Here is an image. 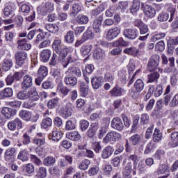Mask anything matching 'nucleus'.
Wrapping results in <instances>:
<instances>
[{
  "label": "nucleus",
  "instance_id": "obj_1",
  "mask_svg": "<svg viewBox=\"0 0 178 178\" xmlns=\"http://www.w3.org/2000/svg\"><path fill=\"white\" fill-rule=\"evenodd\" d=\"M159 60L161 57L158 54H154L150 57L147 65V69L150 72L158 70V66H159Z\"/></svg>",
  "mask_w": 178,
  "mask_h": 178
},
{
  "label": "nucleus",
  "instance_id": "obj_2",
  "mask_svg": "<svg viewBox=\"0 0 178 178\" xmlns=\"http://www.w3.org/2000/svg\"><path fill=\"white\" fill-rule=\"evenodd\" d=\"M167 133H170V139L168 145L170 148H177L178 147V131H173V129H168Z\"/></svg>",
  "mask_w": 178,
  "mask_h": 178
},
{
  "label": "nucleus",
  "instance_id": "obj_3",
  "mask_svg": "<svg viewBox=\"0 0 178 178\" xmlns=\"http://www.w3.org/2000/svg\"><path fill=\"white\" fill-rule=\"evenodd\" d=\"M123 35L128 40H136L138 37V29L136 28H128L123 31Z\"/></svg>",
  "mask_w": 178,
  "mask_h": 178
},
{
  "label": "nucleus",
  "instance_id": "obj_4",
  "mask_svg": "<svg viewBox=\"0 0 178 178\" xmlns=\"http://www.w3.org/2000/svg\"><path fill=\"white\" fill-rule=\"evenodd\" d=\"M122 138V135L118 132H108L103 139V143L108 144L111 141H119Z\"/></svg>",
  "mask_w": 178,
  "mask_h": 178
},
{
  "label": "nucleus",
  "instance_id": "obj_5",
  "mask_svg": "<svg viewBox=\"0 0 178 178\" xmlns=\"http://www.w3.org/2000/svg\"><path fill=\"white\" fill-rule=\"evenodd\" d=\"M16 154V149L13 147H8L4 152V161L8 163L13 162L15 155Z\"/></svg>",
  "mask_w": 178,
  "mask_h": 178
},
{
  "label": "nucleus",
  "instance_id": "obj_6",
  "mask_svg": "<svg viewBox=\"0 0 178 178\" xmlns=\"http://www.w3.org/2000/svg\"><path fill=\"white\" fill-rule=\"evenodd\" d=\"M15 58L16 60V65L17 66H23L27 60V53L24 51H17L15 54Z\"/></svg>",
  "mask_w": 178,
  "mask_h": 178
},
{
  "label": "nucleus",
  "instance_id": "obj_7",
  "mask_svg": "<svg viewBox=\"0 0 178 178\" xmlns=\"http://www.w3.org/2000/svg\"><path fill=\"white\" fill-rule=\"evenodd\" d=\"M120 31L121 29L119 26L109 29L106 35V40H108V41L115 40V38H116V37L120 34Z\"/></svg>",
  "mask_w": 178,
  "mask_h": 178
},
{
  "label": "nucleus",
  "instance_id": "obj_8",
  "mask_svg": "<svg viewBox=\"0 0 178 178\" xmlns=\"http://www.w3.org/2000/svg\"><path fill=\"white\" fill-rule=\"evenodd\" d=\"M111 127L118 130V131H122L124 129V124L123 120L119 117L114 118L111 121Z\"/></svg>",
  "mask_w": 178,
  "mask_h": 178
},
{
  "label": "nucleus",
  "instance_id": "obj_9",
  "mask_svg": "<svg viewBox=\"0 0 178 178\" xmlns=\"http://www.w3.org/2000/svg\"><path fill=\"white\" fill-rule=\"evenodd\" d=\"M64 74V83L66 86L74 87V86L77 85V78L76 76H72L66 72H65Z\"/></svg>",
  "mask_w": 178,
  "mask_h": 178
},
{
  "label": "nucleus",
  "instance_id": "obj_10",
  "mask_svg": "<svg viewBox=\"0 0 178 178\" xmlns=\"http://www.w3.org/2000/svg\"><path fill=\"white\" fill-rule=\"evenodd\" d=\"M31 87H33V77L29 74L24 75L22 83V90H27Z\"/></svg>",
  "mask_w": 178,
  "mask_h": 178
},
{
  "label": "nucleus",
  "instance_id": "obj_11",
  "mask_svg": "<svg viewBox=\"0 0 178 178\" xmlns=\"http://www.w3.org/2000/svg\"><path fill=\"white\" fill-rule=\"evenodd\" d=\"M91 84L94 90L101 88L104 84V79L102 76H95L91 79Z\"/></svg>",
  "mask_w": 178,
  "mask_h": 178
},
{
  "label": "nucleus",
  "instance_id": "obj_12",
  "mask_svg": "<svg viewBox=\"0 0 178 178\" xmlns=\"http://www.w3.org/2000/svg\"><path fill=\"white\" fill-rule=\"evenodd\" d=\"M113 151H115V149H113V147L111 145H108L105 147L101 153V156L102 159H108V158H111L112 156V154H113Z\"/></svg>",
  "mask_w": 178,
  "mask_h": 178
},
{
  "label": "nucleus",
  "instance_id": "obj_13",
  "mask_svg": "<svg viewBox=\"0 0 178 178\" xmlns=\"http://www.w3.org/2000/svg\"><path fill=\"white\" fill-rule=\"evenodd\" d=\"M143 12L147 17H149L152 19V17H155V15H156V10L152 6L145 5L143 8Z\"/></svg>",
  "mask_w": 178,
  "mask_h": 178
},
{
  "label": "nucleus",
  "instance_id": "obj_14",
  "mask_svg": "<svg viewBox=\"0 0 178 178\" xmlns=\"http://www.w3.org/2000/svg\"><path fill=\"white\" fill-rule=\"evenodd\" d=\"M124 92H125L124 89L119 86V85H115L109 92L110 95L112 97H122Z\"/></svg>",
  "mask_w": 178,
  "mask_h": 178
},
{
  "label": "nucleus",
  "instance_id": "obj_15",
  "mask_svg": "<svg viewBox=\"0 0 178 178\" xmlns=\"http://www.w3.org/2000/svg\"><path fill=\"white\" fill-rule=\"evenodd\" d=\"M102 20H104V17L100 15L97 17L93 22V30L95 33H101V25L102 24Z\"/></svg>",
  "mask_w": 178,
  "mask_h": 178
},
{
  "label": "nucleus",
  "instance_id": "obj_16",
  "mask_svg": "<svg viewBox=\"0 0 178 178\" xmlns=\"http://www.w3.org/2000/svg\"><path fill=\"white\" fill-rule=\"evenodd\" d=\"M52 55V51L48 49H43L40 51V60L44 63H47L49 59H51V56Z\"/></svg>",
  "mask_w": 178,
  "mask_h": 178
},
{
  "label": "nucleus",
  "instance_id": "obj_17",
  "mask_svg": "<svg viewBox=\"0 0 178 178\" xmlns=\"http://www.w3.org/2000/svg\"><path fill=\"white\" fill-rule=\"evenodd\" d=\"M17 44L18 49H22V51H29V49H31V44L27 43V40L26 38L18 40Z\"/></svg>",
  "mask_w": 178,
  "mask_h": 178
},
{
  "label": "nucleus",
  "instance_id": "obj_18",
  "mask_svg": "<svg viewBox=\"0 0 178 178\" xmlns=\"http://www.w3.org/2000/svg\"><path fill=\"white\" fill-rule=\"evenodd\" d=\"M157 175H165L164 176H167L169 177L170 175V172L169 171V165L168 164H161L159 166L156 171Z\"/></svg>",
  "mask_w": 178,
  "mask_h": 178
},
{
  "label": "nucleus",
  "instance_id": "obj_19",
  "mask_svg": "<svg viewBox=\"0 0 178 178\" xmlns=\"http://www.w3.org/2000/svg\"><path fill=\"white\" fill-rule=\"evenodd\" d=\"M19 116L22 119V120H25V122H30L31 120V118H33V113L31 111L22 110L19 113Z\"/></svg>",
  "mask_w": 178,
  "mask_h": 178
},
{
  "label": "nucleus",
  "instance_id": "obj_20",
  "mask_svg": "<svg viewBox=\"0 0 178 178\" xmlns=\"http://www.w3.org/2000/svg\"><path fill=\"white\" fill-rule=\"evenodd\" d=\"M1 113L6 119H10L12 116H15V115H16V111L9 107H4L1 110Z\"/></svg>",
  "mask_w": 178,
  "mask_h": 178
},
{
  "label": "nucleus",
  "instance_id": "obj_21",
  "mask_svg": "<svg viewBox=\"0 0 178 178\" xmlns=\"http://www.w3.org/2000/svg\"><path fill=\"white\" fill-rule=\"evenodd\" d=\"M13 97V89L11 88H6L0 92L1 99H5V98H11Z\"/></svg>",
  "mask_w": 178,
  "mask_h": 178
},
{
  "label": "nucleus",
  "instance_id": "obj_22",
  "mask_svg": "<svg viewBox=\"0 0 178 178\" xmlns=\"http://www.w3.org/2000/svg\"><path fill=\"white\" fill-rule=\"evenodd\" d=\"M54 3L48 1L43 4L42 6L41 12L43 15H47V13H51V12H54Z\"/></svg>",
  "mask_w": 178,
  "mask_h": 178
},
{
  "label": "nucleus",
  "instance_id": "obj_23",
  "mask_svg": "<svg viewBox=\"0 0 178 178\" xmlns=\"http://www.w3.org/2000/svg\"><path fill=\"white\" fill-rule=\"evenodd\" d=\"M16 10V5L13 3L6 4L3 9L4 16H9L10 15H13Z\"/></svg>",
  "mask_w": 178,
  "mask_h": 178
},
{
  "label": "nucleus",
  "instance_id": "obj_24",
  "mask_svg": "<svg viewBox=\"0 0 178 178\" xmlns=\"http://www.w3.org/2000/svg\"><path fill=\"white\" fill-rule=\"evenodd\" d=\"M30 154L27 149H24L18 153L17 159L22 161V162H27L29 161Z\"/></svg>",
  "mask_w": 178,
  "mask_h": 178
},
{
  "label": "nucleus",
  "instance_id": "obj_25",
  "mask_svg": "<svg viewBox=\"0 0 178 178\" xmlns=\"http://www.w3.org/2000/svg\"><path fill=\"white\" fill-rule=\"evenodd\" d=\"M65 72L71 76L81 77V70L77 67H70Z\"/></svg>",
  "mask_w": 178,
  "mask_h": 178
},
{
  "label": "nucleus",
  "instance_id": "obj_26",
  "mask_svg": "<svg viewBox=\"0 0 178 178\" xmlns=\"http://www.w3.org/2000/svg\"><path fill=\"white\" fill-rule=\"evenodd\" d=\"M67 138L68 140H71L72 141H79L80 138H81V135H80V133L77 131H74L72 132H69L66 134Z\"/></svg>",
  "mask_w": 178,
  "mask_h": 178
},
{
  "label": "nucleus",
  "instance_id": "obj_27",
  "mask_svg": "<svg viewBox=\"0 0 178 178\" xmlns=\"http://www.w3.org/2000/svg\"><path fill=\"white\" fill-rule=\"evenodd\" d=\"M63 137V134L59 131H53L51 134L49 135V140H52L53 141H59L62 140Z\"/></svg>",
  "mask_w": 178,
  "mask_h": 178
},
{
  "label": "nucleus",
  "instance_id": "obj_28",
  "mask_svg": "<svg viewBox=\"0 0 178 178\" xmlns=\"http://www.w3.org/2000/svg\"><path fill=\"white\" fill-rule=\"evenodd\" d=\"M98 127L99 126L97 122L92 124L86 133L87 136L90 137V138H92V137L95 136L97 130H98Z\"/></svg>",
  "mask_w": 178,
  "mask_h": 178
},
{
  "label": "nucleus",
  "instance_id": "obj_29",
  "mask_svg": "<svg viewBox=\"0 0 178 178\" xmlns=\"http://www.w3.org/2000/svg\"><path fill=\"white\" fill-rule=\"evenodd\" d=\"M105 58V51L102 49H96L93 53V58L97 60H102Z\"/></svg>",
  "mask_w": 178,
  "mask_h": 178
},
{
  "label": "nucleus",
  "instance_id": "obj_30",
  "mask_svg": "<svg viewBox=\"0 0 178 178\" xmlns=\"http://www.w3.org/2000/svg\"><path fill=\"white\" fill-rule=\"evenodd\" d=\"M29 99H31V101H38L40 99V95H38V92H37V88H33L31 89V90L28 92Z\"/></svg>",
  "mask_w": 178,
  "mask_h": 178
},
{
  "label": "nucleus",
  "instance_id": "obj_31",
  "mask_svg": "<svg viewBox=\"0 0 178 178\" xmlns=\"http://www.w3.org/2000/svg\"><path fill=\"white\" fill-rule=\"evenodd\" d=\"M82 6L80 3H75L72 5L70 16H77L79 12H81Z\"/></svg>",
  "mask_w": 178,
  "mask_h": 178
},
{
  "label": "nucleus",
  "instance_id": "obj_32",
  "mask_svg": "<svg viewBox=\"0 0 178 178\" xmlns=\"http://www.w3.org/2000/svg\"><path fill=\"white\" fill-rule=\"evenodd\" d=\"M43 27L49 33H53V34L59 31V27L56 24H46Z\"/></svg>",
  "mask_w": 178,
  "mask_h": 178
},
{
  "label": "nucleus",
  "instance_id": "obj_33",
  "mask_svg": "<svg viewBox=\"0 0 178 178\" xmlns=\"http://www.w3.org/2000/svg\"><path fill=\"white\" fill-rule=\"evenodd\" d=\"M57 92H60L63 97H66V95L70 92V89L65 86L63 83H59L57 86Z\"/></svg>",
  "mask_w": 178,
  "mask_h": 178
},
{
  "label": "nucleus",
  "instance_id": "obj_34",
  "mask_svg": "<svg viewBox=\"0 0 178 178\" xmlns=\"http://www.w3.org/2000/svg\"><path fill=\"white\" fill-rule=\"evenodd\" d=\"M56 163V159L52 156H48L43 160V165L44 166H54L55 163Z\"/></svg>",
  "mask_w": 178,
  "mask_h": 178
},
{
  "label": "nucleus",
  "instance_id": "obj_35",
  "mask_svg": "<svg viewBox=\"0 0 178 178\" xmlns=\"http://www.w3.org/2000/svg\"><path fill=\"white\" fill-rule=\"evenodd\" d=\"M166 6H168L167 11L170 13V19H168L169 23H172L173 22V19L175 18V13L176 12V8L173 5L170 3H167Z\"/></svg>",
  "mask_w": 178,
  "mask_h": 178
},
{
  "label": "nucleus",
  "instance_id": "obj_36",
  "mask_svg": "<svg viewBox=\"0 0 178 178\" xmlns=\"http://www.w3.org/2000/svg\"><path fill=\"white\" fill-rule=\"evenodd\" d=\"M76 22L78 24H87L90 22V18L87 15L80 14L76 17Z\"/></svg>",
  "mask_w": 178,
  "mask_h": 178
},
{
  "label": "nucleus",
  "instance_id": "obj_37",
  "mask_svg": "<svg viewBox=\"0 0 178 178\" xmlns=\"http://www.w3.org/2000/svg\"><path fill=\"white\" fill-rule=\"evenodd\" d=\"M91 49H92V45L86 44L83 45L80 49V54L82 56H87L91 52Z\"/></svg>",
  "mask_w": 178,
  "mask_h": 178
},
{
  "label": "nucleus",
  "instance_id": "obj_38",
  "mask_svg": "<svg viewBox=\"0 0 178 178\" xmlns=\"http://www.w3.org/2000/svg\"><path fill=\"white\" fill-rule=\"evenodd\" d=\"M156 148V145L154 142L150 141L149 143L146 145V147L144 150L145 155H148V154H151V152H154V150Z\"/></svg>",
  "mask_w": 178,
  "mask_h": 178
},
{
  "label": "nucleus",
  "instance_id": "obj_39",
  "mask_svg": "<svg viewBox=\"0 0 178 178\" xmlns=\"http://www.w3.org/2000/svg\"><path fill=\"white\" fill-rule=\"evenodd\" d=\"M64 41L68 44H73L74 41V32L73 31H69L64 36Z\"/></svg>",
  "mask_w": 178,
  "mask_h": 178
},
{
  "label": "nucleus",
  "instance_id": "obj_40",
  "mask_svg": "<svg viewBox=\"0 0 178 178\" xmlns=\"http://www.w3.org/2000/svg\"><path fill=\"white\" fill-rule=\"evenodd\" d=\"M144 87H145V84L144 83V81L140 79H137L134 84V88L138 92H141V91H143V90H144Z\"/></svg>",
  "mask_w": 178,
  "mask_h": 178
},
{
  "label": "nucleus",
  "instance_id": "obj_41",
  "mask_svg": "<svg viewBox=\"0 0 178 178\" xmlns=\"http://www.w3.org/2000/svg\"><path fill=\"white\" fill-rule=\"evenodd\" d=\"M162 132H161V130L156 128L152 136L154 143H159L160 141H162Z\"/></svg>",
  "mask_w": 178,
  "mask_h": 178
},
{
  "label": "nucleus",
  "instance_id": "obj_42",
  "mask_svg": "<svg viewBox=\"0 0 178 178\" xmlns=\"http://www.w3.org/2000/svg\"><path fill=\"white\" fill-rule=\"evenodd\" d=\"M140 1H134L132 7L130 10V13H131V15H133L134 16H137V12L140 10Z\"/></svg>",
  "mask_w": 178,
  "mask_h": 178
},
{
  "label": "nucleus",
  "instance_id": "obj_43",
  "mask_svg": "<svg viewBox=\"0 0 178 178\" xmlns=\"http://www.w3.org/2000/svg\"><path fill=\"white\" fill-rule=\"evenodd\" d=\"M89 87L88 85H86L83 83H81L79 86V92L81 97H87L88 95Z\"/></svg>",
  "mask_w": 178,
  "mask_h": 178
},
{
  "label": "nucleus",
  "instance_id": "obj_44",
  "mask_svg": "<svg viewBox=\"0 0 178 178\" xmlns=\"http://www.w3.org/2000/svg\"><path fill=\"white\" fill-rule=\"evenodd\" d=\"M22 170L24 173L31 175L34 173V165H33V163L25 164L22 166Z\"/></svg>",
  "mask_w": 178,
  "mask_h": 178
},
{
  "label": "nucleus",
  "instance_id": "obj_45",
  "mask_svg": "<svg viewBox=\"0 0 178 178\" xmlns=\"http://www.w3.org/2000/svg\"><path fill=\"white\" fill-rule=\"evenodd\" d=\"M37 76L45 79L48 76V68L44 65H41L38 70Z\"/></svg>",
  "mask_w": 178,
  "mask_h": 178
},
{
  "label": "nucleus",
  "instance_id": "obj_46",
  "mask_svg": "<svg viewBox=\"0 0 178 178\" xmlns=\"http://www.w3.org/2000/svg\"><path fill=\"white\" fill-rule=\"evenodd\" d=\"M159 76V73H158L157 72L149 74L147 75V83H154L155 81H158Z\"/></svg>",
  "mask_w": 178,
  "mask_h": 178
},
{
  "label": "nucleus",
  "instance_id": "obj_47",
  "mask_svg": "<svg viewBox=\"0 0 178 178\" xmlns=\"http://www.w3.org/2000/svg\"><path fill=\"white\" fill-rule=\"evenodd\" d=\"M128 45L129 42L123 40V38H120L113 42V47H127Z\"/></svg>",
  "mask_w": 178,
  "mask_h": 178
},
{
  "label": "nucleus",
  "instance_id": "obj_48",
  "mask_svg": "<svg viewBox=\"0 0 178 178\" xmlns=\"http://www.w3.org/2000/svg\"><path fill=\"white\" fill-rule=\"evenodd\" d=\"M13 66V62L10 59H4L2 63V68L6 72L10 70V68Z\"/></svg>",
  "mask_w": 178,
  "mask_h": 178
},
{
  "label": "nucleus",
  "instance_id": "obj_49",
  "mask_svg": "<svg viewBox=\"0 0 178 178\" xmlns=\"http://www.w3.org/2000/svg\"><path fill=\"white\" fill-rule=\"evenodd\" d=\"M108 131V125H102L98 130L97 133V137L100 140H102L104 138V136H105V134Z\"/></svg>",
  "mask_w": 178,
  "mask_h": 178
},
{
  "label": "nucleus",
  "instance_id": "obj_50",
  "mask_svg": "<svg viewBox=\"0 0 178 178\" xmlns=\"http://www.w3.org/2000/svg\"><path fill=\"white\" fill-rule=\"evenodd\" d=\"M124 54L127 55H132L133 56H137L138 55V49L136 47H129L124 49Z\"/></svg>",
  "mask_w": 178,
  "mask_h": 178
},
{
  "label": "nucleus",
  "instance_id": "obj_51",
  "mask_svg": "<svg viewBox=\"0 0 178 178\" xmlns=\"http://www.w3.org/2000/svg\"><path fill=\"white\" fill-rule=\"evenodd\" d=\"M91 165V161L88 159H84L83 160L81 163L79 165V168L81 170H87L88 169V167Z\"/></svg>",
  "mask_w": 178,
  "mask_h": 178
},
{
  "label": "nucleus",
  "instance_id": "obj_52",
  "mask_svg": "<svg viewBox=\"0 0 178 178\" xmlns=\"http://www.w3.org/2000/svg\"><path fill=\"white\" fill-rule=\"evenodd\" d=\"M51 126H52V119L46 118L42 120L41 123L42 129H48V127H51Z\"/></svg>",
  "mask_w": 178,
  "mask_h": 178
},
{
  "label": "nucleus",
  "instance_id": "obj_53",
  "mask_svg": "<svg viewBox=\"0 0 178 178\" xmlns=\"http://www.w3.org/2000/svg\"><path fill=\"white\" fill-rule=\"evenodd\" d=\"M169 19V13L161 12L157 16L158 22H163Z\"/></svg>",
  "mask_w": 178,
  "mask_h": 178
},
{
  "label": "nucleus",
  "instance_id": "obj_54",
  "mask_svg": "<svg viewBox=\"0 0 178 178\" xmlns=\"http://www.w3.org/2000/svg\"><path fill=\"white\" fill-rule=\"evenodd\" d=\"M37 176L40 178L47 177V168L45 167H40L36 170Z\"/></svg>",
  "mask_w": 178,
  "mask_h": 178
},
{
  "label": "nucleus",
  "instance_id": "obj_55",
  "mask_svg": "<svg viewBox=\"0 0 178 178\" xmlns=\"http://www.w3.org/2000/svg\"><path fill=\"white\" fill-rule=\"evenodd\" d=\"M60 44H62V40H60V39L54 40L52 44V48L54 51H55L57 53L60 52V49H61Z\"/></svg>",
  "mask_w": 178,
  "mask_h": 178
},
{
  "label": "nucleus",
  "instance_id": "obj_56",
  "mask_svg": "<svg viewBox=\"0 0 178 178\" xmlns=\"http://www.w3.org/2000/svg\"><path fill=\"white\" fill-rule=\"evenodd\" d=\"M118 76L123 84H126L127 83V73L125 70H120L118 72Z\"/></svg>",
  "mask_w": 178,
  "mask_h": 178
},
{
  "label": "nucleus",
  "instance_id": "obj_57",
  "mask_svg": "<svg viewBox=\"0 0 178 178\" xmlns=\"http://www.w3.org/2000/svg\"><path fill=\"white\" fill-rule=\"evenodd\" d=\"M58 98H54L53 99H51L47 103V107L49 108V109H54V108H56V106H58Z\"/></svg>",
  "mask_w": 178,
  "mask_h": 178
},
{
  "label": "nucleus",
  "instance_id": "obj_58",
  "mask_svg": "<svg viewBox=\"0 0 178 178\" xmlns=\"http://www.w3.org/2000/svg\"><path fill=\"white\" fill-rule=\"evenodd\" d=\"M65 129L67 131H69L70 130H75L76 129V122H74V121L67 120L65 122Z\"/></svg>",
  "mask_w": 178,
  "mask_h": 178
},
{
  "label": "nucleus",
  "instance_id": "obj_59",
  "mask_svg": "<svg viewBox=\"0 0 178 178\" xmlns=\"http://www.w3.org/2000/svg\"><path fill=\"white\" fill-rule=\"evenodd\" d=\"M36 106L37 103L31 99H29V100L24 103V108H26V109H31V108H35Z\"/></svg>",
  "mask_w": 178,
  "mask_h": 178
},
{
  "label": "nucleus",
  "instance_id": "obj_60",
  "mask_svg": "<svg viewBox=\"0 0 178 178\" xmlns=\"http://www.w3.org/2000/svg\"><path fill=\"white\" fill-rule=\"evenodd\" d=\"M83 38L84 41H87V40H92L94 38V33L92 31L88 29L83 35Z\"/></svg>",
  "mask_w": 178,
  "mask_h": 178
},
{
  "label": "nucleus",
  "instance_id": "obj_61",
  "mask_svg": "<svg viewBox=\"0 0 178 178\" xmlns=\"http://www.w3.org/2000/svg\"><path fill=\"white\" fill-rule=\"evenodd\" d=\"M104 10H105V7H104V5H102L100 6H99L98 8H97L95 10H92L91 11V15L92 16H95L97 17L98 16V15L102 13V12H104Z\"/></svg>",
  "mask_w": 178,
  "mask_h": 178
},
{
  "label": "nucleus",
  "instance_id": "obj_62",
  "mask_svg": "<svg viewBox=\"0 0 178 178\" xmlns=\"http://www.w3.org/2000/svg\"><path fill=\"white\" fill-rule=\"evenodd\" d=\"M149 123V115L147 113H143L140 116V124H148Z\"/></svg>",
  "mask_w": 178,
  "mask_h": 178
},
{
  "label": "nucleus",
  "instance_id": "obj_63",
  "mask_svg": "<svg viewBox=\"0 0 178 178\" xmlns=\"http://www.w3.org/2000/svg\"><path fill=\"white\" fill-rule=\"evenodd\" d=\"M99 172V167L95 165L90 168L88 170L89 176H97V174Z\"/></svg>",
  "mask_w": 178,
  "mask_h": 178
},
{
  "label": "nucleus",
  "instance_id": "obj_64",
  "mask_svg": "<svg viewBox=\"0 0 178 178\" xmlns=\"http://www.w3.org/2000/svg\"><path fill=\"white\" fill-rule=\"evenodd\" d=\"M169 106L171 108H175V106H178V93L176 94L169 103Z\"/></svg>",
  "mask_w": 178,
  "mask_h": 178
}]
</instances>
